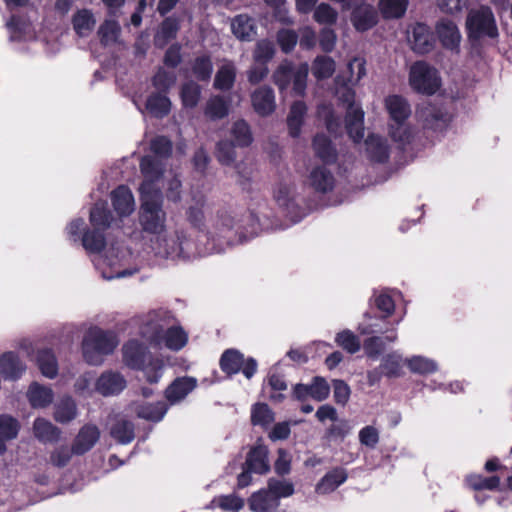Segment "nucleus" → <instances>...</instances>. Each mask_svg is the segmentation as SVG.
I'll return each instance as SVG.
<instances>
[{
    "label": "nucleus",
    "mask_w": 512,
    "mask_h": 512,
    "mask_svg": "<svg viewBox=\"0 0 512 512\" xmlns=\"http://www.w3.org/2000/svg\"><path fill=\"white\" fill-rule=\"evenodd\" d=\"M140 169L143 182L140 191L139 224L143 232L153 235H162L166 232L167 214L163 209V195L157 181L162 175V166L159 161L151 157L141 159Z\"/></svg>",
    "instance_id": "1"
},
{
    "label": "nucleus",
    "mask_w": 512,
    "mask_h": 512,
    "mask_svg": "<svg viewBox=\"0 0 512 512\" xmlns=\"http://www.w3.org/2000/svg\"><path fill=\"white\" fill-rule=\"evenodd\" d=\"M250 230L245 226L239 225L234 231L235 219L226 210L219 211L213 220L212 226L208 232V243L207 246L202 248L203 255L211 253H220L225 250L226 247L235 244L236 242H242L246 237L243 236V232L246 231L250 237L256 234L258 220L253 214L247 216Z\"/></svg>",
    "instance_id": "2"
},
{
    "label": "nucleus",
    "mask_w": 512,
    "mask_h": 512,
    "mask_svg": "<svg viewBox=\"0 0 512 512\" xmlns=\"http://www.w3.org/2000/svg\"><path fill=\"white\" fill-rule=\"evenodd\" d=\"M172 316L164 310L151 311L141 317V335L157 346L164 344L180 350L187 342V335L180 327L172 326Z\"/></svg>",
    "instance_id": "3"
},
{
    "label": "nucleus",
    "mask_w": 512,
    "mask_h": 512,
    "mask_svg": "<svg viewBox=\"0 0 512 512\" xmlns=\"http://www.w3.org/2000/svg\"><path fill=\"white\" fill-rule=\"evenodd\" d=\"M151 248L156 256L177 260L191 259L196 256H202V248H199L195 242L184 232L176 231L173 235H157L151 239Z\"/></svg>",
    "instance_id": "4"
},
{
    "label": "nucleus",
    "mask_w": 512,
    "mask_h": 512,
    "mask_svg": "<svg viewBox=\"0 0 512 512\" xmlns=\"http://www.w3.org/2000/svg\"><path fill=\"white\" fill-rule=\"evenodd\" d=\"M124 363L144 372L146 380L157 383L163 374V361L153 358L147 348L137 340L128 341L122 348Z\"/></svg>",
    "instance_id": "5"
},
{
    "label": "nucleus",
    "mask_w": 512,
    "mask_h": 512,
    "mask_svg": "<svg viewBox=\"0 0 512 512\" xmlns=\"http://www.w3.org/2000/svg\"><path fill=\"white\" fill-rule=\"evenodd\" d=\"M118 340L114 332L91 327L82 341L83 358L88 364L100 365L106 355L111 354Z\"/></svg>",
    "instance_id": "6"
},
{
    "label": "nucleus",
    "mask_w": 512,
    "mask_h": 512,
    "mask_svg": "<svg viewBox=\"0 0 512 512\" xmlns=\"http://www.w3.org/2000/svg\"><path fill=\"white\" fill-rule=\"evenodd\" d=\"M112 216L105 202H97L90 211V223L93 231H87L82 237L83 247L90 252H98L105 245L102 231L110 227Z\"/></svg>",
    "instance_id": "7"
},
{
    "label": "nucleus",
    "mask_w": 512,
    "mask_h": 512,
    "mask_svg": "<svg viewBox=\"0 0 512 512\" xmlns=\"http://www.w3.org/2000/svg\"><path fill=\"white\" fill-rule=\"evenodd\" d=\"M308 73L309 66L307 63H301L296 66L290 61H284L274 72L273 80L280 91L286 90L292 84L295 95H303L306 89Z\"/></svg>",
    "instance_id": "8"
},
{
    "label": "nucleus",
    "mask_w": 512,
    "mask_h": 512,
    "mask_svg": "<svg viewBox=\"0 0 512 512\" xmlns=\"http://www.w3.org/2000/svg\"><path fill=\"white\" fill-rule=\"evenodd\" d=\"M466 24L472 37L479 38L488 36L495 38L498 35L494 15L487 6H481L478 9L471 10L468 14Z\"/></svg>",
    "instance_id": "9"
},
{
    "label": "nucleus",
    "mask_w": 512,
    "mask_h": 512,
    "mask_svg": "<svg viewBox=\"0 0 512 512\" xmlns=\"http://www.w3.org/2000/svg\"><path fill=\"white\" fill-rule=\"evenodd\" d=\"M409 82L414 90L424 94H433L440 86L437 70L422 61L411 66Z\"/></svg>",
    "instance_id": "10"
},
{
    "label": "nucleus",
    "mask_w": 512,
    "mask_h": 512,
    "mask_svg": "<svg viewBox=\"0 0 512 512\" xmlns=\"http://www.w3.org/2000/svg\"><path fill=\"white\" fill-rule=\"evenodd\" d=\"M114 251L115 249L112 248L111 251L107 252L105 255L97 256L94 260L96 268L106 280L127 277L133 274V271L119 269L121 266V257L119 254H123V251H120L118 248L115 254Z\"/></svg>",
    "instance_id": "11"
},
{
    "label": "nucleus",
    "mask_w": 512,
    "mask_h": 512,
    "mask_svg": "<svg viewBox=\"0 0 512 512\" xmlns=\"http://www.w3.org/2000/svg\"><path fill=\"white\" fill-rule=\"evenodd\" d=\"M407 39L412 50L419 54L430 52L434 46V37L428 26L422 23L412 25L407 31Z\"/></svg>",
    "instance_id": "12"
},
{
    "label": "nucleus",
    "mask_w": 512,
    "mask_h": 512,
    "mask_svg": "<svg viewBox=\"0 0 512 512\" xmlns=\"http://www.w3.org/2000/svg\"><path fill=\"white\" fill-rule=\"evenodd\" d=\"M416 115L425 128L433 130L443 129L450 120L448 113L429 103L421 105Z\"/></svg>",
    "instance_id": "13"
},
{
    "label": "nucleus",
    "mask_w": 512,
    "mask_h": 512,
    "mask_svg": "<svg viewBox=\"0 0 512 512\" xmlns=\"http://www.w3.org/2000/svg\"><path fill=\"white\" fill-rule=\"evenodd\" d=\"M126 387V380L122 374L115 371H105L95 382L94 390L104 397L119 394Z\"/></svg>",
    "instance_id": "14"
},
{
    "label": "nucleus",
    "mask_w": 512,
    "mask_h": 512,
    "mask_svg": "<svg viewBox=\"0 0 512 512\" xmlns=\"http://www.w3.org/2000/svg\"><path fill=\"white\" fill-rule=\"evenodd\" d=\"M351 21L358 31H366L372 28L378 20V14L372 5L363 1L354 6Z\"/></svg>",
    "instance_id": "15"
},
{
    "label": "nucleus",
    "mask_w": 512,
    "mask_h": 512,
    "mask_svg": "<svg viewBox=\"0 0 512 512\" xmlns=\"http://www.w3.org/2000/svg\"><path fill=\"white\" fill-rule=\"evenodd\" d=\"M252 106L260 116L272 114L276 108L275 95L272 88L262 86L251 95Z\"/></svg>",
    "instance_id": "16"
},
{
    "label": "nucleus",
    "mask_w": 512,
    "mask_h": 512,
    "mask_svg": "<svg viewBox=\"0 0 512 512\" xmlns=\"http://www.w3.org/2000/svg\"><path fill=\"white\" fill-rule=\"evenodd\" d=\"M384 106L390 116L391 123L407 121L411 115L410 104L400 95L387 96L384 100Z\"/></svg>",
    "instance_id": "17"
},
{
    "label": "nucleus",
    "mask_w": 512,
    "mask_h": 512,
    "mask_svg": "<svg viewBox=\"0 0 512 512\" xmlns=\"http://www.w3.org/2000/svg\"><path fill=\"white\" fill-rule=\"evenodd\" d=\"M196 383V379L192 377L176 378L165 390V397L170 404H176L196 387Z\"/></svg>",
    "instance_id": "18"
},
{
    "label": "nucleus",
    "mask_w": 512,
    "mask_h": 512,
    "mask_svg": "<svg viewBox=\"0 0 512 512\" xmlns=\"http://www.w3.org/2000/svg\"><path fill=\"white\" fill-rule=\"evenodd\" d=\"M25 370V364L14 352H5L0 356V374L4 379L17 380Z\"/></svg>",
    "instance_id": "19"
},
{
    "label": "nucleus",
    "mask_w": 512,
    "mask_h": 512,
    "mask_svg": "<svg viewBox=\"0 0 512 512\" xmlns=\"http://www.w3.org/2000/svg\"><path fill=\"white\" fill-rule=\"evenodd\" d=\"M131 409L141 419L158 422L162 420L168 408L164 402L159 401L156 403L133 402Z\"/></svg>",
    "instance_id": "20"
},
{
    "label": "nucleus",
    "mask_w": 512,
    "mask_h": 512,
    "mask_svg": "<svg viewBox=\"0 0 512 512\" xmlns=\"http://www.w3.org/2000/svg\"><path fill=\"white\" fill-rule=\"evenodd\" d=\"M112 205L120 216H128L135 209L134 196L126 186H119L111 193Z\"/></svg>",
    "instance_id": "21"
},
{
    "label": "nucleus",
    "mask_w": 512,
    "mask_h": 512,
    "mask_svg": "<svg viewBox=\"0 0 512 512\" xmlns=\"http://www.w3.org/2000/svg\"><path fill=\"white\" fill-rule=\"evenodd\" d=\"M99 437L100 432L96 426L85 425L81 428L74 440L72 452L77 455L86 453L95 445Z\"/></svg>",
    "instance_id": "22"
},
{
    "label": "nucleus",
    "mask_w": 512,
    "mask_h": 512,
    "mask_svg": "<svg viewBox=\"0 0 512 512\" xmlns=\"http://www.w3.org/2000/svg\"><path fill=\"white\" fill-rule=\"evenodd\" d=\"M346 129L354 142L364 137V112L359 105H350L346 115Z\"/></svg>",
    "instance_id": "23"
},
{
    "label": "nucleus",
    "mask_w": 512,
    "mask_h": 512,
    "mask_svg": "<svg viewBox=\"0 0 512 512\" xmlns=\"http://www.w3.org/2000/svg\"><path fill=\"white\" fill-rule=\"evenodd\" d=\"M366 153L371 161L383 163L389 158V146L385 138L370 134L365 140Z\"/></svg>",
    "instance_id": "24"
},
{
    "label": "nucleus",
    "mask_w": 512,
    "mask_h": 512,
    "mask_svg": "<svg viewBox=\"0 0 512 512\" xmlns=\"http://www.w3.org/2000/svg\"><path fill=\"white\" fill-rule=\"evenodd\" d=\"M73 30L79 37L89 36L95 28L96 18L92 10L78 9L71 19Z\"/></svg>",
    "instance_id": "25"
},
{
    "label": "nucleus",
    "mask_w": 512,
    "mask_h": 512,
    "mask_svg": "<svg viewBox=\"0 0 512 512\" xmlns=\"http://www.w3.org/2000/svg\"><path fill=\"white\" fill-rule=\"evenodd\" d=\"M347 477L345 469L340 467L334 468L320 479L315 487V492L321 495L329 494L343 484Z\"/></svg>",
    "instance_id": "26"
},
{
    "label": "nucleus",
    "mask_w": 512,
    "mask_h": 512,
    "mask_svg": "<svg viewBox=\"0 0 512 512\" xmlns=\"http://www.w3.org/2000/svg\"><path fill=\"white\" fill-rule=\"evenodd\" d=\"M436 31L444 47L454 49L459 45L461 34L454 22L443 19L438 22Z\"/></svg>",
    "instance_id": "27"
},
{
    "label": "nucleus",
    "mask_w": 512,
    "mask_h": 512,
    "mask_svg": "<svg viewBox=\"0 0 512 512\" xmlns=\"http://www.w3.org/2000/svg\"><path fill=\"white\" fill-rule=\"evenodd\" d=\"M20 428V422L13 416L0 415V455L7 450L5 442L17 438Z\"/></svg>",
    "instance_id": "28"
},
{
    "label": "nucleus",
    "mask_w": 512,
    "mask_h": 512,
    "mask_svg": "<svg viewBox=\"0 0 512 512\" xmlns=\"http://www.w3.org/2000/svg\"><path fill=\"white\" fill-rule=\"evenodd\" d=\"M248 504L253 512H272L279 506V501L267 489H262L251 495Z\"/></svg>",
    "instance_id": "29"
},
{
    "label": "nucleus",
    "mask_w": 512,
    "mask_h": 512,
    "mask_svg": "<svg viewBox=\"0 0 512 512\" xmlns=\"http://www.w3.org/2000/svg\"><path fill=\"white\" fill-rule=\"evenodd\" d=\"M334 176L325 167L314 168L308 177V184L315 191L320 193H327L334 187Z\"/></svg>",
    "instance_id": "30"
},
{
    "label": "nucleus",
    "mask_w": 512,
    "mask_h": 512,
    "mask_svg": "<svg viewBox=\"0 0 512 512\" xmlns=\"http://www.w3.org/2000/svg\"><path fill=\"white\" fill-rule=\"evenodd\" d=\"M231 29L235 37L241 41H251L256 35L254 20L245 14L237 15L232 19Z\"/></svg>",
    "instance_id": "31"
},
{
    "label": "nucleus",
    "mask_w": 512,
    "mask_h": 512,
    "mask_svg": "<svg viewBox=\"0 0 512 512\" xmlns=\"http://www.w3.org/2000/svg\"><path fill=\"white\" fill-rule=\"evenodd\" d=\"M295 186L292 183L281 182L274 191V198L277 204L292 214L297 209L295 202Z\"/></svg>",
    "instance_id": "32"
},
{
    "label": "nucleus",
    "mask_w": 512,
    "mask_h": 512,
    "mask_svg": "<svg viewBox=\"0 0 512 512\" xmlns=\"http://www.w3.org/2000/svg\"><path fill=\"white\" fill-rule=\"evenodd\" d=\"M27 398L33 408H45L52 403L54 393L51 388L34 382L27 391Z\"/></svg>",
    "instance_id": "33"
},
{
    "label": "nucleus",
    "mask_w": 512,
    "mask_h": 512,
    "mask_svg": "<svg viewBox=\"0 0 512 512\" xmlns=\"http://www.w3.org/2000/svg\"><path fill=\"white\" fill-rule=\"evenodd\" d=\"M268 450L265 446L254 447L247 456L246 465L249 471L264 474L269 471Z\"/></svg>",
    "instance_id": "34"
},
{
    "label": "nucleus",
    "mask_w": 512,
    "mask_h": 512,
    "mask_svg": "<svg viewBox=\"0 0 512 512\" xmlns=\"http://www.w3.org/2000/svg\"><path fill=\"white\" fill-rule=\"evenodd\" d=\"M110 435L119 444H129L135 438L134 424L125 419H117L110 428Z\"/></svg>",
    "instance_id": "35"
},
{
    "label": "nucleus",
    "mask_w": 512,
    "mask_h": 512,
    "mask_svg": "<svg viewBox=\"0 0 512 512\" xmlns=\"http://www.w3.org/2000/svg\"><path fill=\"white\" fill-rule=\"evenodd\" d=\"M77 414V405L70 396L62 397L54 406V419L59 423H69Z\"/></svg>",
    "instance_id": "36"
},
{
    "label": "nucleus",
    "mask_w": 512,
    "mask_h": 512,
    "mask_svg": "<svg viewBox=\"0 0 512 512\" xmlns=\"http://www.w3.org/2000/svg\"><path fill=\"white\" fill-rule=\"evenodd\" d=\"M33 434L41 442H55L59 439L60 430L50 421L37 418L33 423Z\"/></svg>",
    "instance_id": "37"
},
{
    "label": "nucleus",
    "mask_w": 512,
    "mask_h": 512,
    "mask_svg": "<svg viewBox=\"0 0 512 512\" xmlns=\"http://www.w3.org/2000/svg\"><path fill=\"white\" fill-rule=\"evenodd\" d=\"M313 149L318 158L325 163H333L337 153L330 139L324 134H317L313 139Z\"/></svg>",
    "instance_id": "38"
},
{
    "label": "nucleus",
    "mask_w": 512,
    "mask_h": 512,
    "mask_svg": "<svg viewBox=\"0 0 512 512\" xmlns=\"http://www.w3.org/2000/svg\"><path fill=\"white\" fill-rule=\"evenodd\" d=\"M145 108L152 116L163 118L170 112L171 101L161 93H154L148 97Z\"/></svg>",
    "instance_id": "39"
},
{
    "label": "nucleus",
    "mask_w": 512,
    "mask_h": 512,
    "mask_svg": "<svg viewBox=\"0 0 512 512\" xmlns=\"http://www.w3.org/2000/svg\"><path fill=\"white\" fill-rule=\"evenodd\" d=\"M306 110V105L301 101H297L291 106L287 117V125L289 134L292 137H298L300 135Z\"/></svg>",
    "instance_id": "40"
},
{
    "label": "nucleus",
    "mask_w": 512,
    "mask_h": 512,
    "mask_svg": "<svg viewBox=\"0 0 512 512\" xmlns=\"http://www.w3.org/2000/svg\"><path fill=\"white\" fill-rule=\"evenodd\" d=\"M36 362L41 373L50 379L56 377L58 373V364L55 355L50 349L39 350L36 357Z\"/></svg>",
    "instance_id": "41"
},
{
    "label": "nucleus",
    "mask_w": 512,
    "mask_h": 512,
    "mask_svg": "<svg viewBox=\"0 0 512 512\" xmlns=\"http://www.w3.org/2000/svg\"><path fill=\"white\" fill-rule=\"evenodd\" d=\"M228 112L229 104L223 97L215 95L207 100L204 113L209 119H222L228 115Z\"/></svg>",
    "instance_id": "42"
},
{
    "label": "nucleus",
    "mask_w": 512,
    "mask_h": 512,
    "mask_svg": "<svg viewBox=\"0 0 512 512\" xmlns=\"http://www.w3.org/2000/svg\"><path fill=\"white\" fill-rule=\"evenodd\" d=\"M236 77V69L233 63H224L217 71L214 80V87L219 90L232 88Z\"/></svg>",
    "instance_id": "43"
},
{
    "label": "nucleus",
    "mask_w": 512,
    "mask_h": 512,
    "mask_svg": "<svg viewBox=\"0 0 512 512\" xmlns=\"http://www.w3.org/2000/svg\"><path fill=\"white\" fill-rule=\"evenodd\" d=\"M178 30V20L173 17L166 18L155 36V44L159 47L165 46L171 39L176 37Z\"/></svg>",
    "instance_id": "44"
},
{
    "label": "nucleus",
    "mask_w": 512,
    "mask_h": 512,
    "mask_svg": "<svg viewBox=\"0 0 512 512\" xmlns=\"http://www.w3.org/2000/svg\"><path fill=\"white\" fill-rule=\"evenodd\" d=\"M243 355L234 349L226 350L221 359V369L228 374H236L240 371L243 365Z\"/></svg>",
    "instance_id": "45"
},
{
    "label": "nucleus",
    "mask_w": 512,
    "mask_h": 512,
    "mask_svg": "<svg viewBox=\"0 0 512 512\" xmlns=\"http://www.w3.org/2000/svg\"><path fill=\"white\" fill-rule=\"evenodd\" d=\"M150 147H151V150L153 151V153L155 154V156H150V157L153 158L155 161H159L161 163V166H162V175L160 176V178H161L164 175V171H165V163L163 162L162 158L170 155V153L172 151V143L168 138H166L164 136H158L151 141ZM145 157L146 156H144L143 158H145Z\"/></svg>",
    "instance_id": "46"
},
{
    "label": "nucleus",
    "mask_w": 512,
    "mask_h": 512,
    "mask_svg": "<svg viewBox=\"0 0 512 512\" xmlns=\"http://www.w3.org/2000/svg\"><path fill=\"white\" fill-rule=\"evenodd\" d=\"M165 178L167 181L166 197L169 201L178 202L181 199V181L178 175L170 170L164 171V175L157 181V185L160 187L159 182Z\"/></svg>",
    "instance_id": "47"
},
{
    "label": "nucleus",
    "mask_w": 512,
    "mask_h": 512,
    "mask_svg": "<svg viewBox=\"0 0 512 512\" xmlns=\"http://www.w3.org/2000/svg\"><path fill=\"white\" fill-rule=\"evenodd\" d=\"M466 483L473 490H495L500 485V477L472 474L466 477Z\"/></svg>",
    "instance_id": "48"
},
{
    "label": "nucleus",
    "mask_w": 512,
    "mask_h": 512,
    "mask_svg": "<svg viewBox=\"0 0 512 512\" xmlns=\"http://www.w3.org/2000/svg\"><path fill=\"white\" fill-rule=\"evenodd\" d=\"M407 0H380L379 7L385 18H400L407 9Z\"/></svg>",
    "instance_id": "49"
},
{
    "label": "nucleus",
    "mask_w": 512,
    "mask_h": 512,
    "mask_svg": "<svg viewBox=\"0 0 512 512\" xmlns=\"http://www.w3.org/2000/svg\"><path fill=\"white\" fill-rule=\"evenodd\" d=\"M335 71V62L328 56H317L313 62L312 73L317 79H326Z\"/></svg>",
    "instance_id": "50"
},
{
    "label": "nucleus",
    "mask_w": 512,
    "mask_h": 512,
    "mask_svg": "<svg viewBox=\"0 0 512 512\" xmlns=\"http://www.w3.org/2000/svg\"><path fill=\"white\" fill-rule=\"evenodd\" d=\"M253 425L268 426L274 421V413L265 403H256L251 409Z\"/></svg>",
    "instance_id": "51"
},
{
    "label": "nucleus",
    "mask_w": 512,
    "mask_h": 512,
    "mask_svg": "<svg viewBox=\"0 0 512 512\" xmlns=\"http://www.w3.org/2000/svg\"><path fill=\"white\" fill-rule=\"evenodd\" d=\"M180 94L183 106L194 108L199 102L201 87L193 81H188L182 85Z\"/></svg>",
    "instance_id": "52"
},
{
    "label": "nucleus",
    "mask_w": 512,
    "mask_h": 512,
    "mask_svg": "<svg viewBox=\"0 0 512 512\" xmlns=\"http://www.w3.org/2000/svg\"><path fill=\"white\" fill-rule=\"evenodd\" d=\"M406 363L413 373L427 374L437 370L436 362L423 356H413L407 359Z\"/></svg>",
    "instance_id": "53"
},
{
    "label": "nucleus",
    "mask_w": 512,
    "mask_h": 512,
    "mask_svg": "<svg viewBox=\"0 0 512 512\" xmlns=\"http://www.w3.org/2000/svg\"><path fill=\"white\" fill-rule=\"evenodd\" d=\"M192 72L200 81L209 80L213 72V65L210 57L206 55L197 57L192 64Z\"/></svg>",
    "instance_id": "54"
},
{
    "label": "nucleus",
    "mask_w": 512,
    "mask_h": 512,
    "mask_svg": "<svg viewBox=\"0 0 512 512\" xmlns=\"http://www.w3.org/2000/svg\"><path fill=\"white\" fill-rule=\"evenodd\" d=\"M335 342L350 354L360 350L361 343L359 338L350 330H343L335 337Z\"/></svg>",
    "instance_id": "55"
},
{
    "label": "nucleus",
    "mask_w": 512,
    "mask_h": 512,
    "mask_svg": "<svg viewBox=\"0 0 512 512\" xmlns=\"http://www.w3.org/2000/svg\"><path fill=\"white\" fill-rule=\"evenodd\" d=\"M389 134L395 142L405 145L412 137V130L406 121L395 122L389 124Z\"/></svg>",
    "instance_id": "56"
},
{
    "label": "nucleus",
    "mask_w": 512,
    "mask_h": 512,
    "mask_svg": "<svg viewBox=\"0 0 512 512\" xmlns=\"http://www.w3.org/2000/svg\"><path fill=\"white\" fill-rule=\"evenodd\" d=\"M120 33V26L114 20H106L98 30V35L104 45H108L117 41Z\"/></svg>",
    "instance_id": "57"
},
{
    "label": "nucleus",
    "mask_w": 512,
    "mask_h": 512,
    "mask_svg": "<svg viewBox=\"0 0 512 512\" xmlns=\"http://www.w3.org/2000/svg\"><path fill=\"white\" fill-rule=\"evenodd\" d=\"M275 54V47L273 42L269 40H260L256 43L253 52V59L256 63L266 64Z\"/></svg>",
    "instance_id": "58"
},
{
    "label": "nucleus",
    "mask_w": 512,
    "mask_h": 512,
    "mask_svg": "<svg viewBox=\"0 0 512 512\" xmlns=\"http://www.w3.org/2000/svg\"><path fill=\"white\" fill-rule=\"evenodd\" d=\"M232 135L238 146H248L252 142V134L249 125L243 120H238L234 123Z\"/></svg>",
    "instance_id": "59"
},
{
    "label": "nucleus",
    "mask_w": 512,
    "mask_h": 512,
    "mask_svg": "<svg viewBox=\"0 0 512 512\" xmlns=\"http://www.w3.org/2000/svg\"><path fill=\"white\" fill-rule=\"evenodd\" d=\"M337 18V11L326 3H321L314 11V19L319 24L332 25L337 21Z\"/></svg>",
    "instance_id": "60"
},
{
    "label": "nucleus",
    "mask_w": 512,
    "mask_h": 512,
    "mask_svg": "<svg viewBox=\"0 0 512 512\" xmlns=\"http://www.w3.org/2000/svg\"><path fill=\"white\" fill-rule=\"evenodd\" d=\"M310 397L316 401L325 400L330 393V387L327 381L320 376L313 378L311 384H309Z\"/></svg>",
    "instance_id": "61"
},
{
    "label": "nucleus",
    "mask_w": 512,
    "mask_h": 512,
    "mask_svg": "<svg viewBox=\"0 0 512 512\" xmlns=\"http://www.w3.org/2000/svg\"><path fill=\"white\" fill-rule=\"evenodd\" d=\"M267 490L277 497V501L281 497H289L294 493L293 484L285 480L270 479Z\"/></svg>",
    "instance_id": "62"
},
{
    "label": "nucleus",
    "mask_w": 512,
    "mask_h": 512,
    "mask_svg": "<svg viewBox=\"0 0 512 512\" xmlns=\"http://www.w3.org/2000/svg\"><path fill=\"white\" fill-rule=\"evenodd\" d=\"M401 362L402 358L399 354H388L384 357L381 368L386 376L398 377L401 374Z\"/></svg>",
    "instance_id": "63"
},
{
    "label": "nucleus",
    "mask_w": 512,
    "mask_h": 512,
    "mask_svg": "<svg viewBox=\"0 0 512 512\" xmlns=\"http://www.w3.org/2000/svg\"><path fill=\"white\" fill-rule=\"evenodd\" d=\"M176 82V75L160 68L153 77V85L160 91H168Z\"/></svg>",
    "instance_id": "64"
}]
</instances>
